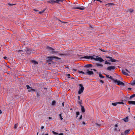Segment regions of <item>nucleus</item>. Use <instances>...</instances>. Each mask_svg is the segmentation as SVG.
Returning a JSON list of instances; mask_svg holds the SVG:
<instances>
[{"mask_svg":"<svg viewBox=\"0 0 135 135\" xmlns=\"http://www.w3.org/2000/svg\"><path fill=\"white\" fill-rule=\"evenodd\" d=\"M89 69L87 70V72L86 73V74H87L89 75H93L94 74V73L92 71H89Z\"/></svg>","mask_w":135,"mask_h":135,"instance_id":"nucleus-7","label":"nucleus"},{"mask_svg":"<svg viewBox=\"0 0 135 135\" xmlns=\"http://www.w3.org/2000/svg\"><path fill=\"white\" fill-rule=\"evenodd\" d=\"M114 3H108L107 4H106V5H108V6H112V5H114Z\"/></svg>","mask_w":135,"mask_h":135,"instance_id":"nucleus-24","label":"nucleus"},{"mask_svg":"<svg viewBox=\"0 0 135 135\" xmlns=\"http://www.w3.org/2000/svg\"><path fill=\"white\" fill-rule=\"evenodd\" d=\"M108 62L107 61H105V64H108Z\"/></svg>","mask_w":135,"mask_h":135,"instance_id":"nucleus-46","label":"nucleus"},{"mask_svg":"<svg viewBox=\"0 0 135 135\" xmlns=\"http://www.w3.org/2000/svg\"><path fill=\"white\" fill-rule=\"evenodd\" d=\"M122 72L124 75H127V76L128 75V74L126 72H125V71L124 70H122Z\"/></svg>","mask_w":135,"mask_h":135,"instance_id":"nucleus-15","label":"nucleus"},{"mask_svg":"<svg viewBox=\"0 0 135 135\" xmlns=\"http://www.w3.org/2000/svg\"><path fill=\"white\" fill-rule=\"evenodd\" d=\"M56 103V102L55 100H54L52 102V105H54Z\"/></svg>","mask_w":135,"mask_h":135,"instance_id":"nucleus-29","label":"nucleus"},{"mask_svg":"<svg viewBox=\"0 0 135 135\" xmlns=\"http://www.w3.org/2000/svg\"><path fill=\"white\" fill-rule=\"evenodd\" d=\"M63 135V133H60L59 134V135Z\"/></svg>","mask_w":135,"mask_h":135,"instance_id":"nucleus-55","label":"nucleus"},{"mask_svg":"<svg viewBox=\"0 0 135 135\" xmlns=\"http://www.w3.org/2000/svg\"><path fill=\"white\" fill-rule=\"evenodd\" d=\"M118 104H124V103L122 102H118Z\"/></svg>","mask_w":135,"mask_h":135,"instance_id":"nucleus-45","label":"nucleus"},{"mask_svg":"<svg viewBox=\"0 0 135 135\" xmlns=\"http://www.w3.org/2000/svg\"><path fill=\"white\" fill-rule=\"evenodd\" d=\"M106 76V77L107 78H109V75H105Z\"/></svg>","mask_w":135,"mask_h":135,"instance_id":"nucleus-50","label":"nucleus"},{"mask_svg":"<svg viewBox=\"0 0 135 135\" xmlns=\"http://www.w3.org/2000/svg\"><path fill=\"white\" fill-rule=\"evenodd\" d=\"M108 61H112V62H114L118 61L117 60H115V59H113L112 58V59L111 60Z\"/></svg>","mask_w":135,"mask_h":135,"instance_id":"nucleus-21","label":"nucleus"},{"mask_svg":"<svg viewBox=\"0 0 135 135\" xmlns=\"http://www.w3.org/2000/svg\"><path fill=\"white\" fill-rule=\"evenodd\" d=\"M61 113L60 114H59V116L60 117V119L61 120H62L63 119V118L62 117V116H61Z\"/></svg>","mask_w":135,"mask_h":135,"instance_id":"nucleus-31","label":"nucleus"},{"mask_svg":"<svg viewBox=\"0 0 135 135\" xmlns=\"http://www.w3.org/2000/svg\"><path fill=\"white\" fill-rule=\"evenodd\" d=\"M18 124H16L15 125L14 128L15 129H16L17 128V127L18 126Z\"/></svg>","mask_w":135,"mask_h":135,"instance_id":"nucleus-32","label":"nucleus"},{"mask_svg":"<svg viewBox=\"0 0 135 135\" xmlns=\"http://www.w3.org/2000/svg\"><path fill=\"white\" fill-rule=\"evenodd\" d=\"M93 59L95 61H99L101 62H102L104 61L103 59L100 57H97L96 58L94 57Z\"/></svg>","mask_w":135,"mask_h":135,"instance_id":"nucleus-6","label":"nucleus"},{"mask_svg":"<svg viewBox=\"0 0 135 135\" xmlns=\"http://www.w3.org/2000/svg\"><path fill=\"white\" fill-rule=\"evenodd\" d=\"M115 69V67L114 66H112L108 67L107 69V70L109 71H111L114 70Z\"/></svg>","mask_w":135,"mask_h":135,"instance_id":"nucleus-5","label":"nucleus"},{"mask_svg":"<svg viewBox=\"0 0 135 135\" xmlns=\"http://www.w3.org/2000/svg\"><path fill=\"white\" fill-rule=\"evenodd\" d=\"M81 58H85L87 59H94V57H93L92 56H85L84 57H81Z\"/></svg>","mask_w":135,"mask_h":135,"instance_id":"nucleus-8","label":"nucleus"},{"mask_svg":"<svg viewBox=\"0 0 135 135\" xmlns=\"http://www.w3.org/2000/svg\"><path fill=\"white\" fill-rule=\"evenodd\" d=\"M81 110L83 113H84L85 112V110L84 107L82 105H81Z\"/></svg>","mask_w":135,"mask_h":135,"instance_id":"nucleus-12","label":"nucleus"},{"mask_svg":"<svg viewBox=\"0 0 135 135\" xmlns=\"http://www.w3.org/2000/svg\"><path fill=\"white\" fill-rule=\"evenodd\" d=\"M76 117H78V115H79L80 113L79 112H76Z\"/></svg>","mask_w":135,"mask_h":135,"instance_id":"nucleus-35","label":"nucleus"},{"mask_svg":"<svg viewBox=\"0 0 135 135\" xmlns=\"http://www.w3.org/2000/svg\"><path fill=\"white\" fill-rule=\"evenodd\" d=\"M7 58V57L6 56H4L3 57V58L4 59H6Z\"/></svg>","mask_w":135,"mask_h":135,"instance_id":"nucleus-59","label":"nucleus"},{"mask_svg":"<svg viewBox=\"0 0 135 135\" xmlns=\"http://www.w3.org/2000/svg\"><path fill=\"white\" fill-rule=\"evenodd\" d=\"M37 96V97L40 96V92L39 91H36Z\"/></svg>","mask_w":135,"mask_h":135,"instance_id":"nucleus-22","label":"nucleus"},{"mask_svg":"<svg viewBox=\"0 0 135 135\" xmlns=\"http://www.w3.org/2000/svg\"><path fill=\"white\" fill-rule=\"evenodd\" d=\"M95 64L97 66H100L101 67H102L103 66V65L102 64H99V63H96V64Z\"/></svg>","mask_w":135,"mask_h":135,"instance_id":"nucleus-20","label":"nucleus"},{"mask_svg":"<svg viewBox=\"0 0 135 135\" xmlns=\"http://www.w3.org/2000/svg\"><path fill=\"white\" fill-rule=\"evenodd\" d=\"M31 91L34 92L36 91V90L35 89H32V88H31Z\"/></svg>","mask_w":135,"mask_h":135,"instance_id":"nucleus-41","label":"nucleus"},{"mask_svg":"<svg viewBox=\"0 0 135 135\" xmlns=\"http://www.w3.org/2000/svg\"><path fill=\"white\" fill-rule=\"evenodd\" d=\"M115 127H117L118 126V124H117L115 125Z\"/></svg>","mask_w":135,"mask_h":135,"instance_id":"nucleus-57","label":"nucleus"},{"mask_svg":"<svg viewBox=\"0 0 135 135\" xmlns=\"http://www.w3.org/2000/svg\"><path fill=\"white\" fill-rule=\"evenodd\" d=\"M93 66V65L91 64H88L84 66L85 68H89Z\"/></svg>","mask_w":135,"mask_h":135,"instance_id":"nucleus-13","label":"nucleus"},{"mask_svg":"<svg viewBox=\"0 0 135 135\" xmlns=\"http://www.w3.org/2000/svg\"><path fill=\"white\" fill-rule=\"evenodd\" d=\"M78 100H80V96H78Z\"/></svg>","mask_w":135,"mask_h":135,"instance_id":"nucleus-58","label":"nucleus"},{"mask_svg":"<svg viewBox=\"0 0 135 135\" xmlns=\"http://www.w3.org/2000/svg\"><path fill=\"white\" fill-rule=\"evenodd\" d=\"M129 11H130L131 13L133 12L134 10L133 9H129Z\"/></svg>","mask_w":135,"mask_h":135,"instance_id":"nucleus-38","label":"nucleus"},{"mask_svg":"<svg viewBox=\"0 0 135 135\" xmlns=\"http://www.w3.org/2000/svg\"><path fill=\"white\" fill-rule=\"evenodd\" d=\"M62 105L63 107L64 106V102H63L62 103Z\"/></svg>","mask_w":135,"mask_h":135,"instance_id":"nucleus-61","label":"nucleus"},{"mask_svg":"<svg viewBox=\"0 0 135 135\" xmlns=\"http://www.w3.org/2000/svg\"><path fill=\"white\" fill-rule=\"evenodd\" d=\"M79 90L78 91V94H81L83 91L84 90V88L83 86V85L81 84H79Z\"/></svg>","mask_w":135,"mask_h":135,"instance_id":"nucleus-2","label":"nucleus"},{"mask_svg":"<svg viewBox=\"0 0 135 135\" xmlns=\"http://www.w3.org/2000/svg\"><path fill=\"white\" fill-rule=\"evenodd\" d=\"M115 83H117V85H122V86H124L125 85L122 82L120 81V80H117L116 79L115 81Z\"/></svg>","mask_w":135,"mask_h":135,"instance_id":"nucleus-3","label":"nucleus"},{"mask_svg":"<svg viewBox=\"0 0 135 135\" xmlns=\"http://www.w3.org/2000/svg\"><path fill=\"white\" fill-rule=\"evenodd\" d=\"M73 9H79L80 10H84L85 8L84 7L81 6V7H73Z\"/></svg>","mask_w":135,"mask_h":135,"instance_id":"nucleus-9","label":"nucleus"},{"mask_svg":"<svg viewBox=\"0 0 135 135\" xmlns=\"http://www.w3.org/2000/svg\"><path fill=\"white\" fill-rule=\"evenodd\" d=\"M33 10L34 11H36V12H38L39 11L38 10L36 9H33Z\"/></svg>","mask_w":135,"mask_h":135,"instance_id":"nucleus-48","label":"nucleus"},{"mask_svg":"<svg viewBox=\"0 0 135 135\" xmlns=\"http://www.w3.org/2000/svg\"><path fill=\"white\" fill-rule=\"evenodd\" d=\"M42 13H43L42 12V11H41V12H39L38 13L40 14H42Z\"/></svg>","mask_w":135,"mask_h":135,"instance_id":"nucleus-56","label":"nucleus"},{"mask_svg":"<svg viewBox=\"0 0 135 135\" xmlns=\"http://www.w3.org/2000/svg\"><path fill=\"white\" fill-rule=\"evenodd\" d=\"M112 78V77L110 76V77H109V78L110 79L112 80H113L114 81V82L115 81V80L114 79Z\"/></svg>","mask_w":135,"mask_h":135,"instance_id":"nucleus-28","label":"nucleus"},{"mask_svg":"<svg viewBox=\"0 0 135 135\" xmlns=\"http://www.w3.org/2000/svg\"><path fill=\"white\" fill-rule=\"evenodd\" d=\"M95 124L97 126H98L99 127H100V126H101V125L100 124H99L98 123H95Z\"/></svg>","mask_w":135,"mask_h":135,"instance_id":"nucleus-42","label":"nucleus"},{"mask_svg":"<svg viewBox=\"0 0 135 135\" xmlns=\"http://www.w3.org/2000/svg\"><path fill=\"white\" fill-rule=\"evenodd\" d=\"M100 81L101 83H104V81L101 80H100Z\"/></svg>","mask_w":135,"mask_h":135,"instance_id":"nucleus-44","label":"nucleus"},{"mask_svg":"<svg viewBox=\"0 0 135 135\" xmlns=\"http://www.w3.org/2000/svg\"><path fill=\"white\" fill-rule=\"evenodd\" d=\"M78 72L79 73H81L83 74H86V73H85L83 72L82 71H79Z\"/></svg>","mask_w":135,"mask_h":135,"instance_id":"nucleus-26","label":"nucleus"},{"mask_svg":"<svg viewBox=\"0 0 135 135\" xmlns=\"http://www.w3.org/2000/svg\"><path fill=\"white\" fill-rule=\"evenodd\" d=\"M135 97V94H133L132 95L130 96L129 98L131 99Z\"/></svg>","mask_w":135,"mask_h":135,"instance_id":"nucleus-25","label":"nucleus"},{"mask_svg":"<svg viewBox=\"0 0 135 135\" xmlns=\"http://www.w3.org/2000/svg\"><path fill=\"white\" fill-rule=\"evenodd\" d=\"M46 8H45V9H44V10H43L42 11V12L43 13H44V11H45L46 10Z\"/></svg>","mask_w":135,"mask_h":135,"instance_id":"nucleus-51","label":"nucleus"},{"mask_svg":"<svg viewBox=\"0 0 135 135\" xmlns=\"http://www.w3.org/2000/svg\"><path fill=\"white\" fill-rule=\"evenodd\" d=\"M23 50H20L18 51V52L19 53H20V52H23Z\"/></svg>","mask_w":135,"mask_h":135,"instance_id":"nucleus-52","label":"nucleus"},{"mask_svg":"<svg viewBox=\"0 0 135 135\" xmlns=\"http://www.w3.org/2000/svg\"><path fill=\"white\" fill-rule=\"evenodd\" d=\"M54 1L55 2V3H56L59 4L60 3V2H63V1L62 0H55Z\"/></svg>","mask_w":135,"mask_h":135,"instance_id":"nucleus-14","label":"nucleus"},{"mask_svg":"<svg viewBox=\"0 0 135 135\" xmlns=\"http://www.w3.org/2000/svg\"><path fill=\"white\" fill-rule=\"evenodd\" d=\"M125 99H126V100H128V98L126 97H125Z\"/></svg>","mask_w":135,"mask_h":135,"instance_id":"nucleus-62","label":"nucleus"},{"mask_svg":"<svg viewBox=\"0 0 135 135\" xmlns=\"http://www.w3.org/2000/svg\"><path fill=\"white\" fill-rule=\"evenodd\" d=\"M31 51L30 49H27V50H26V51L27 52V53L29 54H30L31 53Z\"/></svg>","mask_w":135,"mask_h":135,"instance_id":"nucleus-16","label":"nucleus"},{"mask_svg":"<svg viewBox=\"0 0 135 135\" xmlns=\"http://www.w3.org/2000/svg\"><path fill=\"white\" fill-rule=\"evenodd\" d=\"M117 104H118V102L115 103H112V105L115 106H116Z\"/></svg>","mask_w":135,"mask_h":135,"instance_id":"nucleus-23","label":"nucleus"},{"mask_svg":"<svg viewBox=\"0 0 135 135\" xmlns=\"http://www.w3.org/2000/svg\"><path fill=\"white\" fill-rule=\"evenodd\" d=\"M121 135H126V134L123 133H122L121 134Z\"/></svg>","mask_w":135,"mask_h":135,"instance_id":"nucleus-53","label":"nucleus"},{"mask_svg":"<svg viewBox=\"0 0 135 135\" xmlns=\"http://www.w3.org/2000/svg\"><path fill=\"white\" fill-rule=\"evenodd\" d=\"M26 87L27 88V89H30V88H31V87H30L29 86V85H26Z\"/></svg>","mask_w":135,"mask_h":135,"instance_id":"nucleus-33","label":"nucleus"},{"mask_svg":"<svg viewBox=\"0 0 135 135\" xmlns=\"http://www.w3.org/2000/svg\"><path fill=\"white\" fill-rule=\"evenodd\" d=\"M31 62L32 63H34V64H38V62L35 60H31Z\"/></svg>","mask_w":135,"mask_h":135,"instance_id":"nucleus-19","label":"nucleus"},{"mask_svg":"<svg viewBox=\"0 0 135 135\" xmlns=\"http://www.w3.org/2000/svg\"><path fill=\"white\" fill-rule=\"evenodd\" d=\"M55 1L54 0H50L47 1V2L50 3L52 4H54L55 3Z\"/></svg>","mask_w":135,"mask_h":135,"instance_id":"nucleus-10","label":"nucleus"},{"mask_svg":"<svg viewBox=\"0 0 135 135\" xmlns=\"http://www.w3.org/2000/svg\"><path fill=\"white\" fill-rule=\"evenodd\" d=\"M128 89L129 90H131L132 89V88H128Z\"/></svg>","mask_w":135,"mask_h":135,"instance_id":"nucleus-63","label":"nucleus"},{"mask_svg":"<svg viewBox=\"0 0 135 135\" xmlns=\"http://www.w3.org/2000/svg\"><path fill=\"white\" fill-rule=\"evenodd\" d=\"M55 59L56 61L58 60H60L61 59L56 56H51L47 57V59L46 60V62H48L49 64H51V62H52V60L53 59Z\"/></svg>","mask_w":135,"mask_h":135,"instance_id":"nucleus-1","label":"nucleus"},{"mask_svg":"<svg viewBox=\"0 0 135 135\" xmlns=\"http://www.w3.org/2000/svg\"><path fill=\"white\" fill-rule=\"evenodd\" d=\"M28 91L29 92H31V88H30V89H28Z\"/></svg>","mask_w":135,"mask_h":135,"instance_id":"nucleus-49","label":"nucleus"},{"mask_svg":"<svg viewBox=\"0 0 135 135\" xmlns=\"http://www.w3.org/2000/svg\"><path fill=\"white\" fill-rule=\"evenodd\" d=\"M52 132L53 134H55L57 135L58 134V133H57L56 132L54 131H52Z\"/></svg>","mask_w":135,"mask_h":135,"instance_id":"nucleus-36","label":"nucleus"},{"mask_svg":"<svg viewBox=\"0 0 135 135\" xmlns=\"http://www.w3.org/2000/svg\"><path fill=\"white\" fill-rule=\"evenodd\" d=\"M8 4L9 5V6H13V5H16V4H11L10 3H8Z\"/></svg>","mask_w":135,"mask_h":135,"instance_id":"nucleus-39","label":"nucleus"},{"mask_svg":"<svg viewBox=\"0 0 135 135\" xmlns=\"http://www.w3.org/2000/svg\"><path fill=\"white\" fill-rule=\"evenodd\" d=\"M128 102L129 104L135 105V101H128Z\"/></svg>","mask_w":135,"mask_h":135,"instance_id":"nucleus-11","label":"nucleus"},{"mask_svg":"<svg viewBox=\"0 0 135 135\" xmlns=\"http://www.w3.org/2000/svg\"><path fill=\"white\" fill-rule=\"evenodd\" d=\"M81 102L82 100H80V101H78V103L79 104L80 106H81Z\"/></svg>","mask_w":135,"mask_h":135,"instance_id":"nucleus-27","label":"nucleus"},{"mask_svg":"<svg viewBox=\"0 0 135 135\" xmlns=\"http://www.w3.org/2000/svg\"><path fill=\"white\" fill-rule=\"evenodd\" d=\"M131 85H133L135 84V80L133 81V82L131 84Z\"/></svg>","mask_w":135,"mask_h":135,"instance_id":"nucleus-34","label":"nucleus"},{"mask_svg":"<svg viewBox=\"0 0 135 135\" xmlns=\"http://www.w3.org/2000/svg\"><path fill=\"white\" fill-rule=\"evenodd\" d=\"M128 117H127L126 118L123 119L126 122H128Z\"/></svg>","mask_w":135,"mask_h":135,"instance_id":"nucleus-18","label":"nucleus"},{"mask_svg":"<svg viewBox=\"0 0 135 135\" xmlns=\"http://www.w3.org/2000/svg\"><path fill=\"white\" fill-rule=\"evenodd\" d=\"M67 77L68 78H70V74H68L67 75Z\"/></svg>","mask_w":135,"mask_h":135,"instance_id":"nucleus-37","label":"nucleus"},{"mask_svg":"<svg viewBox=\"0 0 135 135\" xmlns=\"http://www.w3.org/2000/svg\"><path fill=\"white\" fill-rule=\"evenodd\" d=\"M99 76L101 78H104V76H103V75H102L100 73L99 74Z\"/></svg>","mask_w":135,"mask_h":135,"instance_id":"nucleus-30","label":"nucleus"},{"mask_svg":"<svg viewBox=\"0 0 135 135\" xmlns=\"http://www.w3.org/2000/svg\"><path fill=\"white\" fill-rule=\"evenodd\" d=\"M82 123L84 124H85V122L84 121H83L82 122Z\"/></svg>","mask_w":135,"mask_h":135,"instance_id":"nucleus-64","label":"nucleus"},{"mask_svg":"<svg viewBox=\"0 0 135 135\" xmlns=\"http://www.w3.org/2000/svg\"><path fill=\"white\" fill-rule=\"evenodd\" d=\"M47 49H49V50H52V54H54L55 53H58V52L57 51H54L53 50H54V49L52 48V47L47 46Z\"/></svg>","mask_w":135,"mask_h":135,"instance_id":"nucleus-4","label":"nucleus"},{"mask_svg":"<svg viewBox=\"0 0 135 135\" xmlns=\"http://www.w3.org/2000/svg\"><path fill=\"white\" fill-rule=\"evenodd\" d=\"M82 118V115H80V117L79 118V119H81Z\"/></svg>","mask_w":135,"mask_h":135,"instance_id":"nucleus-47","label":"nucleus"},{"mask_svg":"<svg viewBox=\"0 0 135 135\" xmlns=\"http://www.w3.org/2000/svg\"><path fill=\"white\" fill-rule=\"evenodd\" d=\"M107 57L109 58L110 60H111L112 59V57H111L110 56H107Z\"/></svg>","mask_w":135,"mask_h":135,"instance_id":"nucleus-40","label":"nucleus"},{"mask_svg":"<svg viewBox=\"0 0 135 135\" xmlns=\"http://www.w3.org/2000/svg\"><path fill=\"white\" fill-rule=\"evenodd\" d=\"M99 50H100V51H103V52H107V51H104L103 50H102L100 49H99Z\"/></svg>","mask_w":135,"mask_h":135,"instance_id":"nucleus-43","label":"nucleus"},{"mask_svg":"<svg viewBox=\"0 0 135 135\" xmlns=\"http://www.w3.org/2000/svg\"><path fill=\"white\" fill-rule=\"evenodd\" d=\"M126 70L128 73H130L129 71L126 69Z\"/></svg>","mask_w":135,"mask_h":135,"instance_id":"nucleus-54","label":"nucleus"},{"mask_svg":"<svg viewBox=\"0 0 135 135\" xmlns=\"http://www.w3.org/2000/svg\"><path fill=\"white\" fill-rule=\"evenodd\" d=\"M114 131H117V128H115L114 129Z\"/></svg>","mask_w":135,"mask_h":135,"instance_id":"nucleus-60","label":"nucleus"},{"mask_svg":"<svg viewBox=\"0 0 135 135\" xmlns=\"http://www.w3.org/2000/svg\"><path fill=\"white\" fill-rule=\"evenodd\" d=\"M130 131V130L129 129H128L124 131V133L125 134H126V135L128 134L129 133V132Z\"/></svg>","mask_w":135,"mask_h":135,"instance_id":"nucleus-17","label":"nucleus"}]
</instances>
